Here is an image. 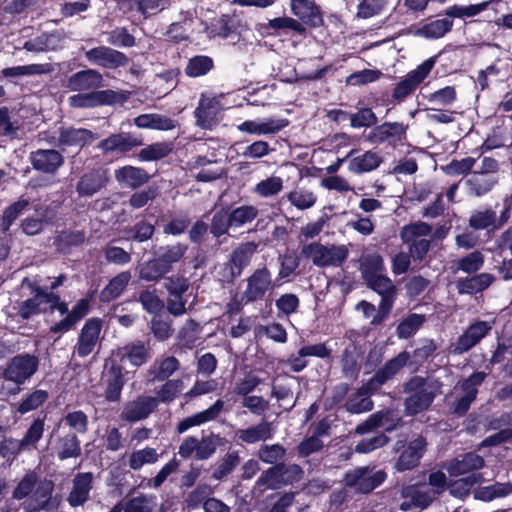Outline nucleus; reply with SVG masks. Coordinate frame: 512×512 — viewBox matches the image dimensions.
<instances>
[{
    "label": "nucleus",
    "instance_id": "32",
    "mask_svg": "<svg viewBox=\"0 0 512 512\" xmlns=\"http://www.w3.org/2000/svg\"><path fill=\"white\" fill-rule=\"evenodd\" d=\"M272 436V424L266 421L245 429H239L236 432L238 440L247 444H254L261 441L264 442L271 439Z\"/></svg>",
    "mask_w": 512,
    "mask_h": 512
},
{
    "label": "nucleus",
    "instance_id": "27",
    "mask_svg": "<svg viewBox=\"0 0 512 512\" xmlns=\"http://www.w3.org/2000/svg\"><path fill=\"white\" fill-rule=\"evenodd\" d=\"M107 387L105 397L108 401H118L124 386V377L122 367L114 360H108L106 363Z\"/></svg>",
    "mask_w": 512,
    "mask_h": 512
},
{
    "label": "nucleus",
    "instance_id": "8",
    "mask_svg": "<svg viewBox=\"0 0 512 512\" xmlns=\"http://www.w3.org/2000/svg\"><path fill=\"white\" fill-rule=\"evenodd\" d=\"M54 485L51 481L40 480L32 490V493L23 502V508L27 512L40 510H52L58 507L59 501L52 496Z\"/></svg>",
    "mask_w": 512,
    "mask_h": 512
},
{
    "label": "nucleus",
    "instance_id": "26",
    "mask_svg": "<svg viewBox=\"0 0 512 512\" xmlns=\"http://www.w3.org/2000/svg\"><path fill=\"white\" fill-rule=\"evenodd\" d=\"M115 179L122 186L126 188L135 189L149 181V174L140 167L131 165L123 166L115 170Z\"/></svg>",
    "mask_w": 512,
    "mask_h": 512
},
{
    "label": "nucleus",
    "instance_id": "4",
    "mask_svg": "<svg viewBox=\"0 0 512 512\" xmlns=\"http://www.w3.org/2000/svg\"><path fill=\"white\" fill-rule=\"evenodd\" d=\"M436 63V57H430L410 71L395 86L392 97L397 102L404 101L409 97L418 86L428 77Z\"/></svg>",
    "mask_w": 512,
    "mask_h": 512
},
{
    "label": "nucleus",
    "instance_id": "3",
    "mask_svg": "<svg viewBox=\"0 0 512 512\" xmlns=\"http://www.w3.org/2000/svg\"><path fill=\"white\" fill-rule=\"evenodd\" d=\"M221 440L214 434L203 436L200 440L188 436L182 440L178 454L184 459L195 457L198 460H206L216 452L217 447L221 445Z\"/></svg>",
    "mask_w": 512,
    "mask_h": 512
},
{
    "label": "nucleus",
    "instance_id": "52",
    "mask_svg": "<svg viewBox=\"0 0 512 512\" xmlns=\"http://www.w3.org/2000/svg\"><path fill=\"white\" fill-rule=\"evenodd\" d=\"M431 226L425 222H416L409 225H405L400 231V237L405 243H413L424 239L423 237L428 236L431 233Z\"/></svg>",
    "mask_w": 512,
    "mask_h": 512
},
{
    "label": "nucleus",
    "instance_id": "59",
    "mask_svg": "<svg viewBox=\"0 0 512 512\" xmlns=\"http://www.w3.org/2000/svg\"><path fill=\"white\" fill-rule=\"evenodd\" d=\"M496 219V213L493 210H476L472 212L469 218V226L475 230L494 227Z\"/></svg>",
    "mask_w": 512,
    "mask_h": 512
},
{
    "label": "nucleus",
    "instance_id": "40",
    "mask_svg": "<svg viewBox=\"0 0 512 512\" xmlns=\"http://www.w3.org/2000/svg\"><path fill=\"white\" fill-rule=\"evenodd\" d=\"M285 197L293 207L300 211L314 207L318 199L313 190L304 187L294 188Z\"/></svg>",
    "mask_w": 512,
    "mask_h": 512
},
{
    "label": "nucleus",
    "instance_id": "19",
    "mask_svg": "<svg viewBox=\"0 0 512 512\" xmlns=\"http://www.w3.org/2000/svg\"><path fill=\"white\" fill-rule=\"evenodd\" d=\"M103 76L94 69L78 71L69 76L64 86L71 91H86L101 87Z\"/></svg>",
    "mask_w": 512,
    "mask_h": 512
},
{
    "label": "nucleus",
    "instance_id": "60",
    "mask_svg": "<svg viewBox=\"0 0 512 512\" xmlns=\"http://www.w3.org/2000/svg\"><path fill=\"white\" fill-rule=\"evenodd\" d=\"M424 323V316L420 314H410L403 319L397 327V336L402 339L411 337Z\"/></svg>",
    "mask_w": 512,
    "mask_h": 512
},
{
    "label": "nucleus",
    "instance_id": "23",
    "mask_svg": "<svg viewBox=\"0 0 512 512\" xmlns=\"http://www.w3.org/2000/svg\"><path fill=\"white\" fill-rule=\"evenodd\" d=\"M224 409V401L218 399L208 409L198 412L192 416H189L181 420L177 425V431L181 434L186 432L188 429L200 426L204 423L216 419Z\"/></svg>",
    "mask_w": 512,
    "mask_h": 512
},
{
    "label": "nucleus",
    "instance_id": "15",
    "mask_svg": "<svg viewBox=\"0 0 512 512\" xmlns=\"http://www.w3.org/2000/svg\"><path fill=\"white\" fill-rule=\"evenodd\" d=\"M346 158H349L348 170L356 175L374 171L383 163L382 155L372 150L358 153L356 149H352Z\"/></svg>",
    "mask_w": 512,
    "mask_h": 512
},
{
    "label": "nucleus",
    "instance_id": "50",
    "mask_svg": "<svg viewBox=\"0 0 512 512\" xmlns=\"http://www.w3.org/2000/svg\"><path fill=\"white\" fill-rule=\"evenodd\" d=\"M169 271L157 257L141 265L139 277L148 282H157Z\"/></svg>",
    "mask_w": 512,
    "mask_h": 512
},
{
    "label": "nucleus",
    "instance_id": "36",
    "mask_svg": "<svg viewBox=\"0 0 512 512\" xmlns=\"http://www.w3.org/2000/svg\"><path fill=\"white\" fill-rule=\"evenodd\" d=\"M375 385H370V382L361 387L355 394L351 395L346 402V408L349 412L359 414L368 412L373 408L369 394L372 390L377 389Z\"/></svg>",
    "mask_w": 512,
    "mask_h": 512
},
{
    "label": "nucleus",
    "instance_id": "31",
    "mask_svg": "<svg viewBox=\"0 0 512 512\" xmlns=\"http://www.w3.org/2000/svg\"><path fill=\"white\" fill-rule=\"evenodd\" d=\"M64 38V33L59 31L50 34H42L34 39L26 41L23 48L35 53L56 50L61 46Z\"/></svg>",
    "mask_w": 512,
    "mask_h": 512
},
{
    "label": "nucleus",
    "instance_id": "44",
    "mask_svg": "<svg viewBox=\"0 0 512 512\" xmlns=\"http://www.w3.org/2000/svg\"><path fill=\"white\" fill-rule=\"evenodd\" d=\"M56 450L60 460L77 458L81 454L80 441L75 434H67L58 440Z\"/></svg>",
    "mask_w": 512,
    "mask_h": 512
},
{
    "label": "nucleus",
    "instance_id": "38",
    "mask_svg": "<svg viewBox=\"0 0 512 512\" xmlns=\"http://www.w3.org/2000/svg\"><path fill=\"white\" fill-rule=\"evenodd\" d=\"M446 18L437 19L429 23L423 24L414 32L416 36L424 37L427 39H438L448 33L453 26L451 17L446 15Z\"/></svg>",
    "mask_w": 512,
    "mask_h": 512
},
{
    "label": "nucleus",
    "instance_id": "2",
    "mask_svg": "<svg viewBox=\"0 0 512 512\" xmlns=\"http://www.w3.org/2000/svg\"><path fill=\"white\" fill-rule=\"evenodd\" d=\"M348 254L345 245L311 242L301 248V256L310 259L319 268L339 267L346 261Z\"/></svg>",
    "mask_w": 512,
    "mask_h": 512
},
{
    "label": "nucleus",
    "instance_id": "29",
    "mask_svg": "<svg viewBox=\"0 0 512 512\" xmlns=\"http://www.w3.org/2000/svg\"><path fill=\"white\" fill-rule=\"evenodd\" d=\"M107 178L101 170H92L80 177L76 191L82 197H91L106 186Z\"/></svg>",
    "mask_w": 512,
    "mask_h": 512
},
{
    "label": "nucleus",
    "instance_id": "39",
    "mask_svg": "<svg viewBox=\"0 0 512 512\" xmlns=\"http://www.w3.org/2000/svg\"><path fill=\"white\" fill-rule=\"evenodd\" d=\"M291 10L307 24L316 26L321 22L319 11L311 0H291Z\"/></svg>",
    "mask_w": 512,
    "mask_h": 512
},
{
    "label": "nucleus",
    "instance_id": "6",
    "mask_svg": "<svg viewBox=\"0 0 512 512\" xmlns=\"http://www.w3.org/2000/svg\"><path fill=\"white\" fill-rule=\"evenodd\" d=\"M39 360L30 354L13 357L4 370V379L21 385L32 377L38 369Z\"/></svg>",
    "mask_w": 512,
    "mask_h": 512
},
{
    "label": "nucleus",
    "instance_id": "53",
    "mask_svg": "<svg viewBox=\"0 0 512 512\" xmlns=\"http://www.w3.org/2000/svg\"><path fill=\"white\" fill-rule=\"evenodd\" d=\"M157 505L153 495H139L125 502L124 512H153Z\"/></svg>",
    "mask_w": 512,
    "mask_h": 512
},
{
    "label": "nucleus",
    "instance_id": "63",
    "mask_svg": "<svg viewBox=\"0 0 512 512\" xmlns=\"http://www.w3.org/2000/svg\"><path fill=\"white\" fill-rule=\"evenodd\" d=\"M97 93L98 106L101 105H122L130 97V92L124 90H99Z\"/></svg>",
    "mask_w": 512,
    "mask_h": 512
},
{
    "label": "nucleus",
    "instance_id": "57",
    "mask_svg": "<svg viewBox=\"0 0 512 512\" xmlns=\"http://www.w3.org/2000/svg\"><path fill=\"white\" fill-rule=\"evenodd\" d=\"M187 251V246L183 244H175L160 248L158 258L170 271L174 263L180 261Z\"/></svg>",
    "mask_w": 512,
    "mask_h": 512
},
{
    "label": "nucleus",
    "instance_id": "28",
    "mask_svg": "<svg viewBox=\"0 0 512 512\" xmlns=\"http://www.w3.org/2000/svg\"><path fill=\"white\" fill-rule=\"evenodd\" d=\"M31 163L34 169L53 174L63 164V157L56 150H38L31 154Z\"/></svg>",
    "mask_w": 512,
    "mask_h": 512
},
{
    "label": "nucleus",
    "instance_id": "21",
    "mask_svg": "<svg viewBox=\"0 0 512 512\" xmlns=\"http://www.w3.org/2000/svg\"><path fill=\"white\" fill-rule=\"evenodd\" d=\"M411 357L412 356L407 351L400 352L376 372L374 377L370 380V385L380 387L385 382L392 379L405 365L408 364Z\"/></svg>",
    "mask_w": 512,
    "mask_h": 512
},
{
    "label": "nucleus",
    "instance_id": "46",
    "mask_svg": "<svg viewBox=\"0 0 512 512\" xmlns=\"http://www.w3.org/2000/svg\"><path fill=\"white\" fill-rule=\"evenodd\" d=\"M484 255L480 251H473L453 262L456 271L472 274L479 271L484 265Z\"/></svg>",
    "mask_w": 512,
    "mask_h": 512
},
{
    "label": "nucleus",
    "instance_id": "16",
    "mask_svg": "<svg viewBox=\"0 0 512 512\" xmlns=\"http://www.w3.org/2000/svg\"><path fill=\"white\" fill-rule=\"evenodd\" d=\"M408 126L400 122H385L374 127L368 136L372 143H388L396 145L402 142L406 137Z\"/></svg>",
    "mask_w": 512,
    "mask_h": 512
},
{
    "label": "nucleus",
    "instance_id": "20",
    "mask_svg": "<svg viewBox=\"0 0 512 512\" xmlns=\"http://www.w3.org/2000/svg\"><path fill=\"white\" fill-rule=\"evenodd\" d=\"M256 251L257 244L255 242H245L236 247L230 257L229 275L227 278L234 279L240 276L243 269L249 265Z\"/></svg>",
    "mask_w": 512,
    "mask_h": 512
},
{
    "label": "nucleus",
    "instance_id": "43",
    "mask_svg": "<svg viewBox=\"0 0 512 512\" xmlns=\"http://www.w3.org/2000/svg\"><path fill=\"white\" fill-rule=\"evenodd\" d=\"M130 280V272L125 271L119 273L101 291L100 299L104 302H109L116 299L124 291Z\"/></svg>",
    "mask_w": 512,
    "mask_h": 512
},
{
    "label": "nucleus",
    "instance_id": "64",
    "mask_svg": "<svg viewBox=\"0 0 512 512\" xmlns=\"http://www.w3.org/2000/svg\"><path fill=\"white\" fill-rule=\"evenodd\" d=\"M171 0H139L132 1L136 5V11L140 12L144 17L158 14L170 6Z\"/></svg>",
    "mask_w": 512,
    "mask_h": 512
},
{
    "label": "nucleus",
    "instance_id": "45",
    "mask_svg": "<svg viewBox=\"0 0 512 512\" xmlns=\"http://www.w3.org/2000/svg\"><path fill=\"white\" fill-rule=\"evenodd\" d=\"M172 150L171 142H156L141 149L138 158L144 162L157 161L168 156Z\"/></svg>",
    "mask_w": 512,
    "mask_h": 512
},
{
    "label": "nucleus",
    "instance_id": "10",
    "mask_svg": "<svg viewBox=\"0 0 512 512\" xmlns=\"http://www.w3.org/2000/svg\"><path fill=\"white\" fill-rule=\"evenodd\" d=\"M246 282L243 298L247 302L262 300L265 294L273 288L272 274L266 267L256 269Z\"/></svg>",
    "mask_w": 512,
    "mask_h": 512
},
{
    "label": "nucleus",
    "instance_id": "41",
    "mask_svg": "<svg viewBox=\"0 0 512 512\" xmlns=\"http://www.w3.org/2000/svg\"><path fill=\"white\" fill-rule=\"evenodd\" d=\"M283 189V178L276 175H270L256 183L252 191L260 198L268 199L278 196Z\"/></svg>",
    "mask_w": 512,
    "mask_h": 512
},
{
    "label": "nucleus",
    "instance_id": "1",
    "mask_svg": "<svg viewBox=\"0 0 512 512\" xmlns=\"http://www.w3.org/2000/svg\"><path fill=\"white\" fill-rule=\"evenodd\" d=\"M440 387L436 380H424L419 376L412 378L405 387L406 391L414 392L405 402L407 414L416 415L427 409L436 394L440 393Z\"/></svg>",
    "mask_w": 512,
    "mask_h": 512
},
{
    "label": "nucleus",
    "instance_id": "48",
    "mask_svg": "<svg viewBox=\"0 0 512 512\" xmlns=\"http://www.w3.org/2000/svg\"><path fill=\"white\" fill-rule=\"evenodd\" d=\"M159 454L152 447H145L132 452L129 456L128 465L132 470H139L146 464H154L158 461Z\"/></svg>",
    "mask_w": 512,
    "mask_h": 512
},
{
    "label": "nucleus",
    "instance_id": "35",
    "mask_svg": "<svg viewBox=\"0 0 512 512\" xmlns=\"http://www.w3.org/2000/svg\"><path fill=\"white\" fill-rule=\"evenodd\" d=\"M494 280L492 274L480 273L473 277L459 279L456 286L460 294H474L488 288Z\"/></svg>",
    "mask_w": 512,
    "mask_h": 512
},
{
    "label": "nucleus",
    "instance_id": "58",
    "mask_svg": "<svg viewBox=\"0 0 512 512\" xmlns=\"http://www.w3.org/2000/svg\"><path fill=\"white\" fill-rule=\"evenodd\" d=\"M185 388L182 379L168 380L162 387L156 391L158 403H169L173 401Z\"/></svg>",
    "mask_w": 512,
    "mask_h": 512
},
{
    "label": "nucleus",
    "instance_id": "5",
    "mask_svg": "<svg viewBox=\"0 0 512 512\" xmlns=\"http://www.w3.org/2000/svg\"><path fill=\"white\" fill-rule=\"evenodd\" d=\"M485 377V372H476L454 387L452 393L456 397V403L453 408L454 413L462 416L468 411L471 403L476 398L477 387L482 384Z\"/></svg>",
    "mask_w": 512,
    "mask_h": 512
},
{
    "label": "nucleus",
    "instance_id": "49",
    "mask_svg": "<svg viewBox=\"0 0 512 512\" xmlns=\"http://www.w3.org/2000/svg\"><path fill=\"white\" fill-rule=\"evenodd\" d=\"M510 493H512V486L510 484L495 483L477 489L474 492V497L475 499L489 502L496 498L505 497Z\"/></svg>",
    "mask_w": 512,
    "mask_h": 512
},
{
    "label": "nucleus",
    "instance_id": "9",
    "mask_svg": "<svg viewBox=\"0 0 512 512\" xmlns=\"http://www.w3.org/2000/svg\"><path fill=\"white\" fill-rule=\"evenodd\" d=\"M386 478V473L382 470L373 471L367 467L354 469L346 473L345 484L362 493H369Z\"/></svg>",
    "mask_w": 512,
    "mask_h": 512
},
{
    "label": "nucleus",
    "instance_id": "17",
    "mask_svg": "<svg viewBox=\"0 0 512 512\" xmlns=\"http://www.w3.org/2000/svg\"><path fill=\"white\" fill-rule=\"evenodd\" d=\"M86 59L98 66L115 69L125 66L128 62L126 55L107 46H99L85 52Z\"/></svg>",
    "mask_w": 512,
    "mask_h": 512
},
{
    "label": "nucleus",
    "instance_id": "13",
    "mask_svg": "<svg viewBox=\"0 0 512 512\" xmlns=\"http://www.w3.org/2000/svg\"><path fill=\"white\" fill-rule=\"evenodd\" d=\"M102 330V321L98 318L87 320L82 327L73 353L79 357H86L95 349Z\"/></svg>",
    "mask_w": 512,
    "mask_h": 512
},
{
    "label": "nucleus",
    "instance_id": "22",
    "mask_svg": "<svg viewBox=\"0 0 512 512\" xmlns=\"http://www.w3.org/2000/svg\"><path fill=\"white\" fill-rule=\"evenodd\" d=\"M142 141L128 133L113 134L102 140L98 147L103 153H125L133 147L140 146Z\"/></svg>",
    "mask_w": 512,
    "mask_h": 512
},
{
    "label": "nucleus",
    "instance_id": "18",
    "mask_svg": "<svg viewBox=\"0 0 512 512\" xmlns=\"http://www.w3.org/2000/svg\"><path fill=\"white\" fill-rule=\"evenodd\" d=\"M149 357L150 354L145 344L141 341H136L118 348L113 352L109 360H114L115 363L128 360L132 366L139 367L146 363Z\"/></svg>",
    "mask_w": 512,
    "mask_h": 512
},
{
    "label": "nucleus",
    "instance_id": "12",
    "mask_svg": "<svg viewBox=\"0 0 512 512\" xmlns=\"http://www.w3.org/2000/svg\"><path fill=\"white\" fill-rule=\"evenodd\" d=\"M365 280L371 289L381 295L379 310L383 317L386 316L394 303L396 295V288L394 284L383 274H371L368 273V271L366 272Z\"/></svg>",
    "mask_w": 512,
    "mask_h": 512
},
{
    "label": "nucleus",
    "instance_id": "55",
    "mask_svg": "<svg viewBox=\"0 0 512 512\" xmlns=\"http://www.w3.org/2000/svg\"><path fill=\"white\" fill-rule=\"evenodd\" d=\"M232 228L251 223L258 215V209L252 205H242L229 212Z\"/></svg>",
    "mask_w": 512,
    "mask_h": 512
},
{
    "label": "nucleus",
    "instance_id": "11",
    "mask_svg": "<svg viewBox=\"0 0 512 512\" xmlns=\"http://www.w3.org/2000/svg\"><path fill=\"white\" fill-rule=\"evenodd\" d=\"M288 125V120L283 118H258L245 120L237 125V130L253 136L275 135Z\"/></svg>",
    "mask_w": 512,
    "mask_h": 512
},
{
    "label": "nucleus",
    "instance_id": "47",
    "mask_svg": "<svg viewBox=\"0 0 512 512\" xmlns=\"http://www.w3.org/2000/svg\"><path fill=\"white\" fill-rule=\"evenodd\" d=\"M493 176H487L481 173L474 172L473 175L467 179L466 185L469 193L475 196H481L488 193L495 184Z\"/></svg>",
    "mask_w": 512,
    "mask_h": 512
},
{
    "label": "nucleus",
    "instance_id": "37",
    "mask_svg": "<svg viewBox=\"0 0 512 512\" xmlns=\"http://www.w3.org/2000/svg\"><path fill=\"white\" fill-rule=\"evenodd\" d=\"M134 124L140 129L167 131L175 128V121L157 113L141 114L134 118Z\"/></svg>",
    "mask_w": 512,
    "mask_h": 512
},
{
    "label": "nucleus",
    "instance_id": "51",
    "mask_svg": "<svg viewBox=\"0 0 512 512\" xmlns=\"http://www.w3.org/2000/svg\"><path fill=\"white\" fill-rule=\"evenodd\" d=\"M214 66L212 58L206 55H197L189 59L185 73L189 77H200L206 75Z\"/></svg>",
    "mask_w": 512,
    "mask_h": 512
},
{
    "label": "nucleus",
    "instance_id": "56",
    "mask_svg": "<svg viewBox=\"0 0 512 512\" xmlns=\"http://www.w3.org/2000/svg\"><path fill=\"white\" fill-rule=\"evenodd\" d=\"M49 395L48 392L42 389H37L29 393L18 405L17 411L20 414H26L43 405Z\"/></svg>",
    "mask_w": 512,
    "mask_h": 512
},
{
    "label": "nucleus",
    "instance_id": "30",
    "mask_svg": "<svg viewBox=\"0 0 512 512\" xmlns=\"http://www.w3.org/2000/svg\"><path fill=\"white\" fill-rule=\"evenodd\" d=\"M93 475L90 472L79 473L73 480V487L68 496V502L76 507L85 503L92 488Z\"/></svg>",
    "mask_w": 512,
    "mask_h": 512
},
{
    "label": "nucleus",
    "instance_id": "25",
    "mask_svg": "<svg viewBox=\"0 0 512 512\" xmlns=\"http://www.w3.org/2000/svg\"><path fill=\"white\" fill-rule=\"evenodd\" d=\"M426 447V442L422 437H418L411 441L408 447L400 454L395 464L397 471L402 472L415 467L422 457Z\"/></svg>",
    "mask_w": 512,
    "mask_h": 512
},
{
    "label": "nucleus",
    "instance_id": "7",
    "mask_svg": "<svg viewBox=\"0 0 512 512\" xmlns=\"http://www.w3.org/2000/svg\"><path fill=\"white\" fill-rule=\"evenodd\" d=\"M493 321H476L470 324L467 329L451 345L450 352L454 355H461L476 346L493 328Z\"/></svg>",
    "mask_w": 512,
    "mask_h": 512
},
{
    "label": "nucleus",
    "instance_id": "14",
    "mask_svg": "<svg viewBox=\"0 0 512 512\" xmlns=\"http://www.w3.org/2000/svg\"><path fill=\"white\" fill-rule=\"evenodd\" d=\"M158 407V398L141 395L123 407L121 418L128 422L146 419Z\"/></svg>",
    "mask_w": 512,
    "mask_h": 512
},
{
    "label": "nucleus",
    "instance_id": "54",
    "mask_svg": "<svg viewBox=\"0 0 512 512\" xmlns=\"http://www.w3.org/2000/svg\"><path fill=\"white\" fill-rule=\"evenodd\" d=\"M178 368V360L173 356H169L162 360L155 361L150 368V372L154 379L165 380L169 378Z\"/></svg>",
    "mask_w": 512,
    "mask_h": 512
},
{
    "label": "nucleus",
    "instance_id": "34",
    "mask_svg": "<svg viewBox=\"0 0 512 512\" xmlns=\"http://www.w3.org/2000/svg\"><path fill=\"white\" fill-rule=\"evenodd\" d=\"M484 460L481 456L468 453L462 459H455L447 466V471L452 476H462L482 468Z\"/></svg>",
    "mask_w": 512,
    "mask_h": 512
},
{
    "label": "nucleus",
    "instance_id": "24",
    "mask_svg": "<svg viewBox=\"0 0 512 512\" xmlns=\"http://www.w3.org/2000/svg\"><path fill=\"white\" fill-rule=\"evenodd\" d=\"M89 312V300L80 299L71 309V311L59 322L50 328V332L62 334L71 330L84 316Z\"/></svg>",
    "mask_w": 512,
    "mask_h": 512
},
{
    "label": "nucleus",
    "instance_id": "42",
    "mask_svg": "<svg viewBox=\"0 0 512 512\" xmlns=\"http://www.w3.org/2000/svg\"><path fill=\"white\" fill-rule=\"evenodd\" d=\"M96 139V136L87 129L68 128L60 133L59 143L65 146H84Z\"/></svg>",
    "mask_w": 512,
    "mask_h": 512
},
{
    "label": "nucleus",
    "instance_id": "33",
    "mask_svg": "<svg viewBox=\"0 0 512 512\" xmlns=\"http://www.w3.org/2000/svg\"><path fill=\"white\" fill-rule=\"evenodd\" d=\"M34 291L35 295L23 301L19 306L18 313L23 319H29L36 314L48 310L46 306L47 291L40 287L36 288Z\"/></svg>",
    "mask_w": 512,
    "mask_h": 512
},
{
    "label": "nucleus",
    "instance_id": "61",
    "mask_svg": "<svg viewBox=\"0 0 512 512\" xmlns=\"http://www.w3.org/2000/svg\"><path fill=\"white\" fill-rule=\"evenodd\" d=\"M44 426V419L37 418L33 421L23 438L20 439L26 450H31L36 447V444L43 436Z\"/></svg>",
    "mask_w": 512,
    "mask_h": 512
},
{
    "label": "nucleus",
    "instance_id": "62",
    "mask_svg": "<svg viewBox=\"0 0 512 512\" xmlns=\"http://www.w3.org/2000/svg\"><path fill=\"white\" fill-rule=\"evenodd\" d=\"M481 481H482L481 475L473 473L472 475H470L468 477L460 478V479L454 481L453 483H451L449 486V490H450L451 495L458 497V498H463L469 494L470 489L472 488V486L474 484L481 482Z\"/></svg>",
    "mask_w": 512,
    "mask_h": 512
}]
</instances>
